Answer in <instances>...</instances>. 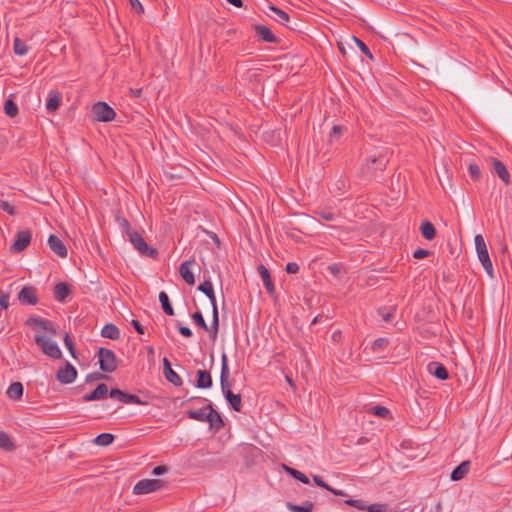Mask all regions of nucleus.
Returning a JSON list of instances; mask_svg holds the SVG:
<instances>
[{"mask_svg": "<svg viewBox=\"0 0 512 512\" xmlns=\"http://www.w3.org/2000/svg\"><path fill=\"white\" fill-rule=\"evenodd\" d=\"M220 385L223 396L225 397L231 408L236 412H240L242 410L241 395L234 394L231 391L230 370L228 367V359L225 353H223L221 356Z\"/></svg>", "mask_w": 512, "mask_h": 512, "instance_id": "obj_1", "label": "nucleus"}, {"mask_svg": "<svg viewBox=\"0 0 512 512\" xmlns=\"http://www.w3.org/2000/svg\"><path fill=\"white\" fill-rule=\"evenodd\" d=\"M389 161L387 151L378 150L368 156L363 162L361 172L368 179L377 177V175L383 172Z\"/></svg>", "mask_w": 512, "mask_h": 512, "instance_id": "obj_2", "label": "nucleus"}, {"mask_svg": "<svg viewBox=\"0 0 512 512\" xmlns=\"http://www.w3.org/2000/svg\"><path fill=\"white\" fill-rule=\"evenodd\" d=\"M99 368L104 373H113L118 366L115 353L108 348L100 347L97 352Z\"/></svg>", "mask_w": 512, "mask_h": 512, "instance_id": "obj_3", "label": "nucleus"}, {"mask_svg": "<svg viewBox=\"0 0 512 512\" xmlns=\"http://www.w3.org/2000/svg\"><path fill=\"white\" fill-rule=\"evenodd\" d=\"M34 341L48 357L52 359H60L62 357V352L58 344L51 338L43 335H35Z\"/></svg>", "mask_w": 512, "mask_h": 512, "instance_id": "obj_4", "label": "nucleus"}, {"mask_svg": "<svg viewBox=\"0 0 512 512\" xmlns=\"http://www.w3.org/2000/svg\"><path fill=\"white\" fill-rule=\"evenodd\" d=\"M130 243L142 255L151 259H157L159 252L156 248L149 246L144 238L136 231L128 237Z\"/></svg>", "mask_w": 512, "mask_h": 512, "instance_id": "obj_5", "label": "nucleus"}, {"mask_svg": "<svg viewBox=\"0 0 512 512\" xmlns=\"http://www.w3.org/2000/svg\"><path fill=\"white\" fill-rule=\"evenodd\" d=\"M166 482L161 479H142L133 487L135 495L148 494L163 489Z\"/></svg>", "mask_w": 512, "mask_h": 512, "instance_id": "obj_6", "label": "nucleus"}, {"mask_svg": "<svg viewBox=\"0 0 512 512\" xmlns=\"http://www.w3.org/2000/svg\"><path fill=\"white\" fill-rule=\"evenodd\" d=\"M94 117L99 122H110L115 118V111L106 102H97L92 107Z\"/></svg>", "mask_w": 512, "mask_h": 512, "instance_id": "obj_7", "label": "nucleus"}, {"mask_svg": "<svg viewBox=\"0 0 512 512\" xmlns=\"http://www.w3.org/2000/svg\"><path fill=\"white\" fill-rule=\"evenodd\" d=\"M109 397L112 399H116L124 404H138V405H147L148 402L143 401L135 394H130L126 391L120 390L118 388H112L109 391Z\"/></svg>", "mask_w": 512, "mask_h": 512, "instance_id": "obj_8", "label": "nucleus"}, {"mask_svg": "<svg viewBox=\"0 0 512 512\" xmlns=\"http://www.w3.org/2000/svg\"><path fill=\"white\" fill-rule=\"evenodd\" d=\"M76 377L77 370L68 361H66L65 365L61 367L56 374V379L62 384H70L76 379Z\"/></svg>", "mask_w": 512, "mask_h": 512, "instance_id": "obj_9", "label": "nucleus"}, {"mask_svg": "<svg viewBox=\"0 0 512 512\" xmlns=\"http://www.w3.org/2000/svg\"><path fill=\"white\" fill-rule=\"evenodd\" d=\"M32 233L30 230H22L16 234V239L11 245L10 250L14 253H19L27 248L30 244Z\"/></svg>", "mask_w": 512, "mask_h": 512, "instance_id": "obj_10", "label": "nucleus"}, {"mask_svg": "<svg viewBox=\"0 0 512 512\" xmlns=\"http://www.w3.org/2000/svg\"><path fill=\"white\" fill-rule=\"evenodd\" d=\"M205 409H208L209 411L206 422L209 423L210 430L217 432L222 429L225 425L224 420L222 419L219 412L214 409L212 403L207 404Z\"/></svg>", "mask_w": 512, "mask_h": 512, "instance_id": "obj_11", "label": "nucleus"}, {"mask_svg": "<svg viewBox=\"0 0 512 512\" xmlns=\"http://www.w3.org/2000/svg\"><path fill=\"white\" fill-rule=\"evenodd\" d=\"M26 325L35 329H42L52 335L57 334V330L53 323L47 319L31 316L26 320Z\"/></svg>", "mask_w": 512, "mask_h": 512, "instance_id": "obj_12", "label": "nucleus"}, {"mask_svg": "<svg viewBox=\"0 0 512 512\" xmlns=\"http://www.w3.org/2000/svg\"><path fill=\"white\" fill-rule=\"evenodd\" d=\"M18 300L23 305H36L39 301L36 288L33 286H24L18 293Z\"/></svg>", "mask_w": 512, "mask_h": 512, "instance_id": "obj_13", "label": "nucleus"}, {"mask_svg": "<svg viewBox=\"0 0 512 512\" xmlns=\"http://www.w3.org/2000/svg\"><path fill=\"white\" fill-rule=\"evenodd\" d=\"M163 374L168 382L174 386H181L183 381L181 377L172 369L171 363L167 358L163 359Z\"/></svg>", "mask_w": 512, "mask_h": 512, "instance_id": "obj_14", "label": "nucleus"}, {"mask_svg": "<svg viewBox=\"0 0 512 512\" xmlns=\"http://www.w3.org/2000/svg\"><path fill=\"white\" fill-rule=\"evenodd\" d=\"M108 394H109L108 386L105 383H100L96 386V388L91 393L85 394L82 397V400L84 402L101 400V399L106 398Z\"/></svg>", "mask_w": 512, "mask_h": 512, "instance_id": "obj_15", "label": "nucleus"}, {"mask_svg": "<svg viewBox=\"0 0 512 512\" xmlns=\"http://www.w3.org/2000/svg\"><path fill=\"white\" fill-rule=\"evenodd\" d=\"M48 245L50 249L59 257L64 258L67 256V248L63 241L54 234L48 238Z\"/></svg>", "mask_w": 512, "mask_h": 512, "instance_id": "obj_16", "label": "nucleus"}, {"mask_svg": "<svg viewBox=\"0 0 512 512\" xmlns=\"http://www.w3.org/2000/svg\"><path fill=\"white\" fill-rule=\"evenodd\" d=\"M255 34L267 43H277V37L272 33L270 28L265 25L256 24L254 25Z\"/></svg>", "mask_w": 512, "mask_h": 512, "instance_id": "obj_17", "label": "nucleus"}, {"mask_svg": "<svg viewBox=\"0 0 512 512\" xmlns=\"http://www.w3.org/2000/svg\"><path fill=\"white\" fill-rule=\"evenodd\" d=\"M427 370L431 375L435 376L439 380H446L449 377L446 367L439 362H430L427 365Z\"/></svg>", "mask_w": 512, "mask_h": 512, "instance_id": "obj_18", "label": "nucleus"}, {"mask_svg": "<svg viewBox=\"0 0 512 512\" xmlns=\"http://www.w3.org/2000/svg\"><path fill=\"white\" fill-rule=\"evenodd\" d=\"M197 380L194 384L195 387L200 389H209L213 385V380L211 374L206 370H198L197 371Z\"/></svg>", "mask_w": 512, "mask_h": 512, "instance_id": "obj_19", "label": "nucleus"}, {"mask_svg": "<svg viewBox=\"0 0 512 512\" xmlns=\"http://www.w3.org/2000/svg\"><path fill=\"white\" fill-rule=\"evenodd\" d=\"M194 263V260H187L181 263L179 267V273L183 280L189 284L193 285L195 283V277L193 272L190 269V266Z\"/></svg>", "mask_w": 512, "mask_h": 512, "instance_id": "obj_20", "label": "nucleus"}, {"mask_svg": "<svg viewBox=\"0 0 512 512\" xmlns=\"http://www.w3.org/2000/svg\"><path fill=\"white\" fill-rule=\"evenodd\" d=\"M257 270L259 272V275L262 278L264 287L266 288L267 292L269 294H273L275 291V287H274L269 270L263 264H260L258 266Z\"/></svg>", "mask_w": 512, "mask_h": 512, "instance_id": "obj_21", "label": "nucleus"}, {"mask_svg": "<svg viewBox=\"0 0 512 512\" xmlns=\"http://www.w3.org/2000/svg\"><path fill=\"white\" fill-rule=\"evenodd\" d=\"M471 466V462L469 460L463 461L460 463L450 475L452 481L462 480L469 472Z\"/></svg>", "mask_w": 512, "mask_h": 512, "instance_id": "obj_22", "label": "nucleus"}, {"mask_svg": "<svg viewBox=\"0 0 512 512\" xmlns=\"http://www.w3.org/2000/svg\"><path fill=\"white\" fill-rule=\"evenodd\" d=\"M493 168L497 176L505 183H510V175L506 168V166L503 164L502 161H500L497 158H493L492 160Z\"/></svg>", "mask_w": 512, "mask_h": 512, "instance_id": "obj_23", "label": "nucleus"}, {"mask_svg": "<svg viewBox=\"0 0 512 512\" xmlns=\"http://www.w3.org/2000/svg\"><path fill=\"white\" fill-rule=\"evenodd\" d=\"M70 292V286L65 282H60L54 287V297L59 302H64Z\"/></svg>", "mask_w": 512, "mask_h": 512, "instance_id": "obj_24", "label": "nucleus"}, {"mask_svg": "<svg viewBox=\"0 0 512 512\" xmlns=\"http://www.w3.org/2000/svg\"><path fill=\"white\" fill-rule=\"evenodd\" d=\"M101 336L111 340H117L120 338V330L113 323H107L101 330Z\"/></svg>", "mask_w": 512, "mask_h": 512, "instance_id": "obj_25", "label": "nucleus"}, {"mask_svg": "<svg viewBox=\"0 0 512 512\" xmlns=\"http://www.w3.org/2000/svg\"><path fill=\"white\" fill-rule=\"evenodd\" d=\"M474 242L479 260L489 258V253L483 236L480 234L476 235Z\"/></svg>", "mask_w": 512, "mask_h": 512, "instance_id": "obj_26", "label": "nucleus"}, {"mask_svg": "<svg viewBox=\"0 0 512 512\" xmlns=\"http://www.w3.org/2000/svg\"><path fill=\"white\" fill-rule=\"evenodd\" d=\"M61 94L57 91H51L49 93L48 100L46 102V109L48 112H54L56 111L61 103Z\"/></svg>", "mask_w": 512, "mask_h": 512, "instance_id": "obj_27", "label": "nucleus"}, {"mask_svg": "<svg viewBox=\"0 0 512 512\" xmlns=\"http://www.w3.org/2000/svg\"><path fill=\"white\" fill-rule=\"evenodd\" d=\"M23 385L20 382H13L7 389V396L13 400H20L23 396Z\"/></svg>", "mask_w": 512, "mask_h": 512, "instance_id": "obj_28", "label": "nucleus"}, {"mask_svg": "<svg viewBox=\"0 0 512 512\" xmlns=\"http://www.w3.org/2000/svg\"><path fill=\"white\" fill-rule=\"evenodd\" d=\"M0 448L6 452H12L16 449L14 441L4 431H0Z\"/></svg>", "mask_w": 512, "mask_h": 512, "instance_id": "obj_29", "label": "nucleus"}, {"mask_svg": "<svg viewBox=\"0 0 512 512\" xmlns=\"http://www.w3.org/2000/svg\"><path fill=\"white\" fill-rule=\"evenodd\" d=\"M159 301L161 303V307L163 309V312L168 316H173L175 314L174 308L171 305L169 296L166 292L161 291L159 293Z\"/></svg>", "mask_w": 512, "mask_h": 512, "instance_id": "obj_30", "label": "nucleus"}, {"mask_svg": "<svg viewBox=\"0 0 512 512\" xmlns=\"http://www.w3.org/2000/svg\"><path fill=\"white\" fill-rule=\"evenodd\" d=\"M420 231H421L422 236L426 240H432L436 236V229H435L434 225L430 221H427V220L422 222V224L420 226Z\"/></svg>", "mask_w": 512, "mask_h": 512, "instance_id": "obj_31", "label": "nucleus"}, {"mask_svg": "<svg viewBox=\"0 0 512 512\" xmlns=\"http://www.w3.org/2000/svg\"><path fill=\"white\" fill-rule=\"evenodd\" d=\"M114 439L115 436L111 433H101L94 438L93 443L101 447H106L112 444Z\"/></svg>", "mask_w": 512, "mask_h": 512, "instance_id": "obj_32", "label": "nucleus"}, {"mask_svg": "<svg viewBox=\"0 0 512 512\" xmlns=\"http://www.w3.org/2000/svg\"><path fill=\"white\" fill-rule=\"evenodd\" d=\"M283 468L290 476H292L294 479L300 481L301 483H303V484L310 483L309 478L301 471H299L295 468L289 467L287 465H283Z\"/></svg>", "mask_w": 512, "mask_h": 512, "instance_id": "obj_33", "label": "nucleus"}, {"mask_svg": "<svg viewBox=\"0 0 512 512\" xmlns=\"http://www.w3.org/2000/svg\"><path fill=\"white\" fill-rule=\"evenodd\" d=\"M314 504L310 501H305L302 505H297L288 502L287 508L291 512H312Z\"/></svg>", "mask_w": 512, "mask_h": 512, "instance_id": "obj_34", "label": "nucleus"}, {"mask_svg": "<svg viewBox=\"0 0 512 512\" xmlns=\"http://www.w3.org/2000/svg\"><path fill=\"white\" fill-rule=\"evenodd\" d=\"M207 410L208 409H205V407L198 410H188L186 414L190 419L206 422L208 418Z\"/></svg>", "mask_w": 512, "mask_h": 512, "instance_id": "obj_35", "label": "nucleus"}, {"mask_svg": "<svg viewBox=\"0 0 512 512\" xmlns=\"http://www.w3.org/2000/svg\"><path fill=\"white\" fill-rule=\"evenodd\" d=\"M210 337L215 340L218 335L219 331V312L218 309H215V311L212 312V323L210 329Z\"/></svg>", "mask_w": 512, "mask_h": 512, "instance_id": "obj_36", "label": "nucleus"}, {"mask_svg": "<svg viewBox=\"0 0 512 512\" xmlns=\"http://www.w3.org/2000/svg\"><path fill=\"white\" fill-rule=\"evenodd\" d=\"M13 50L16 55L24 56L28 52V46L26 43L18 37H15L13 41Z\"/></svg>", "mask_w": 512, "mask_h": 512, "instance_id": "obj_37", "label": "nucleus"}, {"mask_svg": "<svg viewBox=\"0 0 512 512\" xmlns=\"http://www.w3.org/2000/svg\"><path fill=\"white\" fill-rule=\"evenodd\" d=\"M5 114L9 117H15L18 114V106L12 99H7L4 103Z\"/></svg>", "mask_w": 512, "mask_h": 512, "instance_id": "obj_38", "label": "nucleus"}, {"mask_svg": "<svg viewBox=\"0 0 512 512\" xmlns=\"http://www.w3.org/2000/svg\"><path fill=\"white\" fill-rule=\"evenodd\" d=\"M116 221H117L118 225L120 226V228H122V230L125 232L127 237H130L131 233L136 232L135 230H133L131 228L129 221L126 218H124L122 216H117Z\"/></svg>", "mask_w": 512, "mask_h": 512, "instance_id": "obj_39", "label": "nucleus"}, {"mask_svg": "<svg viewBox=\"0 0 512 512\" xmlns=\"http://www.w3.org/2000/svg\"><path fill=\"white\" fill-rule=\"evenodd\" d=\"M193 321L199 326L201 329L208 331L207 323L204 320V317L200 311H196L191 315Z\"/></svg>", "mask_w": 512, "mask_h": 512, "instance_id": "obj_40", "label": "nucleus"}, {"mask_svg": "<svg viewBox=\"0 0 512 512\" xmlns=\"http://www.w3.org/2000/svg\"><path fill=\"white\" fill-rule=\"evenodd\" d=\"M343 127L340 125H334L329 133V142L333 143L334 141L339 140L342 135Z\"/></svg>", "mask_w": 512, "mask_h": 512, "instance_id": "obj_41", "label": "nucleus"}, {"mask_svg": "<svg viewBox=\"0 0 512 512\" xmlns=\"http://www.w3.org/2000/svg\"><path fill=\"white\" fill-rule=\"evenodd\" d=\"M352 39L357 44L361 52L365 54L369 59L373 60V55L369 48L367 47V45L360 39L356 38L355 36H353Z\"/></svg>", "mask_w": 512, "mask_h": 512, "instance_id": "obj_42", "label": "nucleus"}, {"mask_svg": "<svg viewBox=\"0 0 512 512\" xmlns=\"http://www.w3.org/2000/svg\"><path fill=\"white\" fill-rule=\"evenodd\" d=\"M345 504L355 507L359 510L366 511L367 505H366L365 501L362 499H347V500H345Z\"/></svg>", "mask_w": 512, "mask_h": 512, "instance_id": "obj_43", "label": "nucleus"}, {"mask_svg": "<svg viewBox=\"0 0 512 512\" xmlns=\"http://www.w3.org/2000/svg\"><path fill=\"white\" fill-rule=\"evenodd\" d=\"M198 290L201 291L202 293H204L205 295L212 294L214 289H213V285H212V282L210 281V279L204 280L198 286Z\"/></svg>", "mask_w": 512, "mask_h": 512, "instance_id": "obj_44", "label": "nucleus"}, {"mask_svg": "<svg viewBox=\"0 0 512 512\" xmlns=\"http://www.w3.org/2000/svg\"><path fill=\"white\" fill-rule=\"evenodd\" d=\"M270 10H271L272 12H274V13L278 16V18H279V20H280L281 22H287V21H289L290 16H289V14H288L287 12H285L284 10H282V9H280V8L276 7V6H271V7H270Z\"/></svg>", "mask_w": 512, "mask_h": 512, "instance_id": "obj_45", "label": "nucleus"}, {"mask_svg": "<svg viewBox=\"0 0 512 512\" xmlns=\"http://www.w3.org/2000/svg\"><path fill=\"white\" fill-rule=\"evenodd\" d=\"M468 171L473 180L477 181L481 178V170L477 164H470Z\"/></svg>", "mask_w": 512, "mask_h": 512, "instance_id": "obj_46", "label": "nucleus"}, {"mask_svg": "<svg viewBox=\"0 0 512 512\" xmlns=\"http://www.w3.org/2000/svg\"><path fill=\"white\" fill-rule=\"evenodd\" d=\"M64 344H65L66 348L69 350L72 357L76 358L77 356H76V351L74 348V342L68 333H66L64 336Z\"/></svg>", "mask_w": 512, "mask_h": 512, "instance_id": "obj_47", "label": "nucleus"}, {"mask_svg": "<svg viewBox=\"0 0 512 512\" xmlns=\"http://www.w3.org/2000/svg\"><path fill=\"white\" fill-rule=\"evenodd\" d=\"M387 504L374 503L366 506L368 512H386Z\"/></svg>", "mask_w": 512, "mask_h": 512, "instance_id": "obj_48", "label": "nucleus"}, {"mask_svg": "<svg viewBox=\"0 0 512 512\" xmlns=\"http://www.w3.org/2000/svg\"><path fill=\"white\" fill-rule=\"evenodd\" d=\"M372 413L376 416H379V417H382V418H385L388 416V414L390 413L389 409L384 407V406H374L372 408Z\"/></svg>", "mask_w": 512, "mask_h": 512, "instance_id": "obj_49", "label": "nucleus"}, {"mask_svg": "<svg viewBox=\"0 0 512 512\" xmlns=\"http://www.w3.org/2000/svg\"><path fill=\"white\" fill-rule=\"evenodd\" d=\"M388 343H389V341L387 338H383V337L377 338L372 343V350L374 352H377L380 348L388 345Z\"/></svg>", "mask_w": 512, "mask_h": 512, "instance_id": "obj_50", "label": "nucleus"}, {"mask_svg": "<svg viewBox=\"0 0 512 512\" xmlns=\"http://www.w3.org/2000/svg\"><path fill=\"white\" fill-rule=\"evenodd\" d=\"M9 299L10 295L8 292L0 290V307L2 309H7L9 307Z\"/></svg>", "mask_w": 512, "mask_h": 512, "instance_id": "obj_51", "label": "nucleus"}, {"mask_svg": "<svg viewBox=\"0 0 512 512\" xmlns=\"http://www.w3.org/2000/svg\"><path fill=\"white\" fill-rule=\"evenodd\" d=\"M0 209L7 212L9 215L15 214V208L8 201L0 200Z\"/></svg>", "mask_w": 512, "mask_h": 512, "instance_id": "obj_52", "label": "nucleus"}, {"mask_svg": "<svg viewBox=\"0 0 512 512\" xmlns=\"http://www.w3.org/2000/svg\"><path fill=\"white\" fill-rule=\"evenodd\" d=\"M484 270L487 272V274L489 276H493V265H492V262L490 260V257L489 258H486V259H483V260H480Z\"/></svg>", "mask_w": 512, "mask_h": 512, "instance_id": "obj_53", "label": "nucleus"}, {"mask_svg": "<svg viewBox=\"0 0 512 512\" xmlns=\"http://www.w3.org/2000/svg\"><path fill=\"white\" fill-rule=\"evenodd\" d=\"M129 1V4L131 6V9L138 13V14H141L144 12V8H143V5L140 3L139 0H128Z\"/></svg>", "mask_w": 512, "mask_h": 512, "instance_id": "obj_54", "label": "nucleus"}, {"mask_svg": "<svg viewBox=\"0 0 512 512\" xmlns=\"http://www.w3.org/2000/svg\"><path fill=\"white\" fill-rule=\"evenodd\" d=\"M378 314H379V316H381V318L385 322H390L394 318V312L393 311L385 312L384 308L378 309Z\"/></svg>", "mask_w": 512, "mask_h": 512, "instance_id": "obj_55", "label": "nucleus"}, {"mask_svg": "<svg viewBox=\"0 0 512 512\" xmlns=\"http://www.w3.org/2000/svg\"><path fill=\"white\" fill-rule=\"evenodd\" d=\"M431 252L429 250L419 248L413 253V257L416 259H423L427 256H429Z\"/></svg>", "mask_w": 512, "mask_h": 512, "instance_id": "obj_56", "label": "nucleus"}, {"mask_svg": "<svg viewBox=\"0 0 512 512\" xmlns=\"http://www.w3.org/2000/svg\"><path fill=\"white\" fill-rule=\"evenodd\" d=\"M99 379H109V377L105 374L95 372L86 377V382H92Z\"/></svg>", "mask_w": 512, "mask_h": 512, "instance_id": "obj_57", "label": "nucleus"}, {"mask_svg": "<svg viewBox=\"0 0 512 512\" xmlns=\"http://www.w3.org/2000/svg\"><path fill=\"white\" fill-rule=\"evenodd\" d=\"M313 481H314V483H315L317 486H319V487H321V488H323V489H325V490H328V489H329V487H330V486H329V485H328V484L323 480V478H322L321 476H319V475H314V476H313Z\"/></svg>", "mask_w": 512, "mask_h": 512, "instance_id": "obj_58", "label": "nucleus"}, {"mask_svg": "<svg viewBox=\"0 0 512 512\" xmlns=\"http://www.w3.org/2000/svg\"><path fill=\"white\" fill-rule=\"evenodd\" d=\"M285 271L289 274H295L299 271V265L295 262H289L286 265Z\"/></svg>", "mask_w": 512, "mask_h": 512, "instance_id": "obj_59", "label": "nucleus"}, {"mask_svg": "<svg viewBox=\"0 0 512 512\" xmlns=\"http://www.w3.org/2000/svg\"><path fill=\"white\" fill-rule=\"evenodd\" d=\"M168 471V467L166 465H159L153 468L152 475L160 476L165 474Z\"/></svg>", "mask_w": 512, "mask_h": 512, "instance_id": "obj_60", "label": "nucleus"}, {"mask_svg": "<svg viewBox=\"0 0 512 512\" xmlns=\"http://www.w3.org/2000/svg\"><path fill=\"white\" fill-rule=\"evenodd\" d=\"M285 233H286V235L289 238L295 240L296 242H300L301 241V236H299L297 230H295V229H287Z\"/></svg>", "mask_w": 512, "mask_h": 512, "instance_id": "obj_61", "label": "nucleus"}, {"mask_svg": "<svg viewBox=\"0 0 512 512\" xmlns=\"http://www.w3.org/2000/svg\"><path fill=\"white\" fill-rule=\"evenodd\" d=\"M179 333L186 338H190L193 335L191 329L186 326H179Z\"/></svg>", "mask_w": 512, "mask_h": 512, "instance_id": "obj_62", "label": "nucleus"}, {"mask_svg": "<svg viewBox=\"0 0 512 512\" xmlns=\"http://www.w3.org/2000/svg\"><path fill=\"white\" fill-rule=\"evenodd\" d=\"M131 325L139 334H144V328L138 320H132Z\"/></svg>", "mask_w": 512, "mask_h": 512, "instance_id": "obj_63", "label": "nucleus"}, {"mask_svg": "<svg viewBox=\"0 0 512 512\" xmlns=\"http://www.w3.org/2000/svg\"><path fill=\"white\" fill-rule=\"evenodd\" d=\"M320 217L324 220H327V221H332L334 220V214L331 213V212H325V211H322L321 213H319Z\"/></svg>", "mask_w": 512, "mask_h": 512, "instance_id": "obj_64", "label": "nucleus"}]
</instances>
